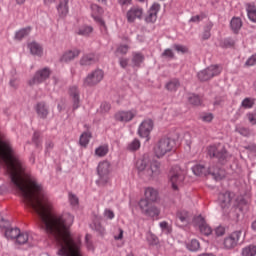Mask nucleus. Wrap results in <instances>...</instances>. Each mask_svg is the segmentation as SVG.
I'll return each instance as SVG.
<instances>
[{
  "instance_id": "nucleus-1",
  "label": "nucleus",
  "mask_w": 256,
  "mask_h": 256,
  "mask_svg": "<svg viewBox=\"0 0 256 256\" xmlns=\"http://www.w3.org/2000/svg\"><path fill=\"white\" fill-rule=\"evenodd\" d=\"M0 165H4L10 175L12 185L22 196L24 205L33 209L45 225L47 234L60 246L58 253L62 256H81L79 242H75L69 232L73 216L55 215L53 203L41 184L33 180L25 171V164L15 155L11 142L0 134Z\"/></svg>"
},
{
  "instance_id": "nucleus-2",
  "label": "nucleus",
  "mask_w": 256,
  "mask_h": 256,
  "mask_svg": "<svg viewBox=\"0 0 256 256\" xmlns=\"http://www.w3.org/2000/svg\"><path fill=\"white\" fill-rule=\"evenodd\" d=\"M136 169L142 179H148L151 181V179H155V177H159L161 175V162L157 160H153L151 162L149 157L144 155L136 161Z\"/></svg>"
},
{
  "instance_id": "nucleus-3",
  "label": "nucleus",
  "mask_w": 256,
  "mask_h": 256,
  "mask_svg": "<svg viewBox=\"0 0 256 256\" xmlns=\"http://www.w3.org/2000/svg\"><path fill=\"white\" fill-rule=\"evenodd\" d=\"M159 193L154 188H146L145 190V199L139 201V208L141 209L143 215L146 217H157L160 215L161 210L153 205L150 201H157Z\"/></svg>"
},
{
  "instance_id": "nucleus-4",
  "label": "nucleus",
  "mask_w": 256,
  "mask_h": 256,
  "mask_svg": "<svg viewBox=\"0 0 256 256\" xmlns=\"http://www.w3.org/2000/svg\"><path fill=\"white\" fill-rule=\"evenodd\" d=\"M173 145L174 142L171 138H161L154 147V154L156 155L157 159H161L162 157H165L167 153L173 151Z\"/></svg>"
},
{
  "instance_id": "nucleus-5",
  "label": "nucleus",
  "mask_w": 256,
  "mask_h": 256,
  "mask_svg": "<svg viewBox=\"0 0 256 256\" xmlns=\"http://www.w3.org/2000/svg\"><path fill=\"white\" fill-rule=\"evenodd\" d=\"M185 175H187V172L181 169L180 166H173L171 168L170 183L174 191H179V187H181V185H183V181H185Z\"/></svg>"
},
{
  "instance_id": "nucleus-6",
  "label": "nucleus",
  "mask_w": 256,
  "mask_h": 256,
  "mask_svg": "<svg viewBox=\"0 0 256 256\" xmlns=\"http://www.w3.org/2000/svg\"><path fill=\"white\" fill-rule=\"evenodd\" d=\"M207 153L211 159H213V157L218 159V163H221V165H225V163H227V161L229 160V152H227L225 146H208Z\"/></svg>"
},
{
  "instance_id": "nucleus-7",
  "label": "nucleus",
  "mask_w": 256,
  "mask_h": 256,
  "mask_svg": "<svg viewBox=\"0 0 256 256\" xmlns=\"http://www.w3.org/2000/svg\"><path fill=\"white\" fill-rule=\"evenodd\" d=\"M221 71H223V68H221V66L211 65L206 69L198 72L197 77L199 81H202V82L210 81V79H213V77H217V75H221Z\"/></svg>"
},
{
  "instance_id": "nucleus-8",
  "label": "nucleus",
  "mask_w": 256,
  "mask_h": 256,
  "mask_svg": "<svg viewBox=\"0 0 256 256\" xmlns=\"http://www.w3.org/2000/svg\"><path fill=\"white\" fill-rule=\"evenodd\" d=\"M111 169V164H109L108 161L100 162L97 168L99 180V185H106V183H109V173Z\"/></svg>"
},
{
  "instance_id": "nucleus-9",
  "label": "nucleus",
  "mask_w": 256,
  "mask_h": 256,
  "mask_svg": "<svg viewBox=\"0 0 256 256\" xmlns=\"http://www.w3.org/2000/svg\"><path fill=\"white\" fill-rule=\"evenodd\" d=\"M242 233L243 232L241 230H236L232 232L230 235H228L227 237H225L223 241L224 249H227V250L235 249V247L239 245V240L241 239Z\"/></svg>"
},
{
  "instance_id": "nucleus-10",
  "label": "nucleus",
  "mask_w": 256,
  "mask_h": 256,
  "mask_svg": "<svg viewBox=\"0 0 256 256\" xmlns=\"http://www.w3.org/2000/svg\"><path fill=\"white\" fill-rule=\"evenodd\" d=\"M49 77H51V69L45 67L43 69L38 70L34 74V77L31 80H29L28 85H39L41 83H44V81H47Z\"/></svg>"
},
{
  "instance_id": "nucleus-11",
  "label": "nucleus",
  "mask_w": 256,
  "mask_h": 256,
  "mask_svg": "<svg viewBox=\"0 0 256 256\" xmlns=\"http://www.w3.org/2000/svg\"><path fill=\"white\" fill-rule=\"evenodd\" d=\"M104 74L102 70H95L84 79V87H95L103 81Z\"/></svg>"
},
{
  "instance_id": "nucleus-12",
  "label": "nucleus",
  "mask_w": 256,
  "mask_h": 256,
  "mask_svg": "<svg viewBox=\"0 0 256 256\" xmlns=\"http://www.w3.org/2000/svg\"><path fill=\"white\" fill-rule=\"evenodd\" d=\"M234 197H235V194L229 191L219 194L218 201L222 211H229V209H231V205H233Z\"/></svg>"
},
{
  "instance_id": "nucleus-13",
  "label": "nucleus",
  "mask_w": 256,
  "mask_h": 256,
  "mask_svg": "<svg viewBox=\"0 0 256 256\" xmlns=\"http://www.w3.org/2000/svg\"><path fill=\"white\" fill-rule=\"evenodd\" d=\"M137 116V110H122L114 115V119L120 123H129Z\"/></svg>"
},
{
  "instance_id": "nucleus-14",
  "label": "nucleus",
  "mask_w": 256,
  "mask_h": 256,
  "mask_svg": "<svg viewBox=\"0 0 256 256\" xmlns=\"http://www.w3.org/2000/svg\"><path fill=\"white\" fill-rule=\"evenodd\" d=\"M151 131H153V120H144L138 129V133L140 137L149 141V135H151Z\"/></svg>"
},
{
  "instance_id": "nucleus-15",
  "label": "nucleus",
  "mask_w": 256,
  "mask_h": 256,
  "mask_svg": "<svg viewBox=\"0 0 256 256\" xmlns=\"http://www.w3.org/2000/svg\"><path fill=\"white\" fill-rule=\"evenodd\" d=\"M143 18V9L140 6L131 7L126 13L128 23H135L136 19Z\"/></svg>"
},
{
  "instance_id": "nucleus-16",
  "label": "nucleus",
  "mask_w": 256,
  "mask_h": 256,
  "mask_svg": "<svg viewBox=\"0 0 256 256\" xmlns=\"http://www.w3.org/2000/svg\"><path fill=\"white\" fill-rule=\"evenodd\" d=\"M59 1V4L57 6V11L60 15V17H65L67 13H69V0H44L45 5H51V3H57Z\"/></svg>"
},
{
  "instance_id": "nucleus-17",
  "label": "nucleus",
  "mask_w": 256,
  "mask_h": 256,
  "mask_svg": "<svg viewBox=\"0 0 256 256\" xmlns=\"http://www.w3.org/2000/svg\"><path fill=\"white\" fill-rule=\"evenodd\" d=\"M160 9L161 5L159 3H154L150 7L148 15L145 17L146 23H155V21H157V13H159Z\"/></svg>"
},
{
  "instance_id": "nucleus-18",
  "label": "nucleus",
  "mask_w": 256,
  "mask_h": 256,
  "mask_svg": "<svg viewBox=\"0 0 256 256\" xmlns=\"http://www.w3.org/2000/svg\"><path fill=\"white\" fill-rule=\"evenodd\" d=\"M197 221L198 227L202 235H206V237H209V235L213 233V229H211V226H209L207 222H205V218H203L202 216H198Z\"/></svg>"
},
{
  "instance_id": "nucleus-19",
  "label": "nucleus",
  "mask_w": 256,
  "mask_h": 256,
  "mask_svg": "<svg viewBox=\"0 0 256 256\" xmlns=\"http://www.w3.org/2000/svg\"><path fill=\"white\" fill-rule=\"evenodd\" d=\"M91 11H92V17L97 21V23H100V25H105V21L101 18V14L103 13V9L101 6L97 4L91 5Z\"/></svg>"
},
{
  "instance_id": "nucleus-20",
  "label": "nucleus",
  "mask_w": 256,
  "mask_h": 256,
  "mask_svg": "<svg viewBox=\"0 0 256 256\" xmlns=\"http://www.w3.org/2000/svg\"><path fill=\"white\" fill-rule=\"evenodd\" d=\"M35 111L40 119H47V115H49V109H47L45 102L37 103L35 106Z\"/></svg>"
},
{
  "instance_id": "nucleus-21",
  "label": "nucleus",
  "mask_w": 256,
  "mask_h": 256,
  "mask_svg": "<svg viewBox=\"0 0 256 256\" xmlns=\"http://www.w3.org/2000/svg\"><path fill=\"white\" fill-rule=\"evenodd\" d=\"M81 51L74 49L66 51L63 56L61 57L60 61L64 63H69V61H73L75 57H79Z\"/></svg>"
},
{
  "instance_id": "nucleus-22",
  "label": "nucleus",
  "mask_w": 256,
  "mask_h": 256,
  "mask_svg": "<svg viewBox=\"0 0 256 256\" xmlns=\"http://www.w3.org/2000/svg\"><path fill=\"white\" fill-rule=\"evenodd\" d=\"M69 95L73 99V109H79V90L77 89V86L69 88Z\"/></svg>"
},
{
  "instance_id": "nucleus-23",
  "label": "nucleus",
  "mask_w": 256,
  "mask_h": 256,
  "mask_svg": "<svg viewBox=\"0 0 256 256\" xmlns=\"http://www.w3.org/2000/svg\"><path fill=\"white\" fill-rule=\"evenodd\" d=\"M179 87H181V82L177 78L170 79L165 84V89H167V91H170V93H175V91H177Z\"/></svg>"
},
{
  "instance_id": "nucleus-24",
  "label": "nucleus",
  "mask_w": 256,
  "mask_h": 256,
  "mask_svg": "<svg viewBox=\"0 0 256 256\" xmlns=\"http://www.w3.org/2000/svg\"><path fill=\"white\" fill-rule=\"evenodd\" d=\"M99 58L95 56V54L84 55L80 60V65H93V63H97Z\"/></svg>"
},
{
  "instance_id": "nucleus-25",
  "label": "nucleus",
  "mask_w": 256,
  "mask_h": 256,
  "mask_svg": "<svg viewBox=\"0 0 256 256\" xmlns=\"http://www.w3.org/2000/svg\"><path fill=\"white\" fill-rule=\"evenodd\" d=\"M230 27L234 33H239V30L243 27V21L239 17H233L230 22Z\"/></svg>"
},
{
  "instance_id": "nucleus-26",
  "label": "nucleus",
  "mask_w": 256,
  "mask_h": 256,
  "mask_svg": "<svg viewBox=\"0 0 256 256\" xmlns=\"http://www.w3.org/2000/svg\"><path fill=\"white\" fill-rule=\"evenodd\" d=\"M28 48L30 49V53L32 55H43V48L37 42H31L28 44Z\"/></svg>"
},
{
  "instance_id": "nucleus-27",
  "label": "nucleus",
  "mask_w": 256,
  "mask_h": 256,
  "mask_svg": "<svg viewBox=\"0 0 256 256\" xmlns=\"http://www.w3.org/2000/svg\"><path fill=\"white\" fill-rule=\"evenodd\" d=\"M246 11L250 21H252V23H256V6L253 4H248Z\"/></svg>"
},
{
  "instance_id": "nucleus-28",
  "label": "nucleus",
  "mask_w": 256,
  "mask_h": 256,
  "mask_svg": "<svg viewBox=\"0 0 256 256\" xmlns=\"http://www.w3.org/2000/svg\"><path fill=\"white\" fill-rule=\"evenodd\" d=\"M19 233H21V230L19 228H7L5 231V235L7 239H16L19 237Z\"/></svg>"
},
{
  "instance_id": "nucleus-29",
  "label": "nucleus",
  "mask_w": 256,
  "mask_h": 256,
  "mask_svg": "<svg viewBox=\"0 0 256 256\" xmlns=\"http://www.w3.org/2000/svg\"><path fill=\"white\" fill-rule=\"evenodd\" d=\"M92 137L93 135L89 131L82 133L79 140L81 147H87V145H89V140Z\"/></svg>"
},
{
  "instance_id": "nucleus-30",
  "label": "nucleus",
  "mask_w": 256,
  "mask_h": 256,
  "mask_svg": "<svg viewBox=\"0 0 256 256\" xmlns=\"http://www.w3.org/2000/svg\"><path fill=\"white\" fill-rule=\"evenodd\" d=\"M145 61V56L141 53H134L132 57L133 67H141V63Z\"/></svg>"
},
{
  "instance_id": "nucleus-31",
  "label": "nucleus",
  "mask_w": 256,
  "mask_h": 256,
  "mask_svg": "<svg viewBox=\"0 0 256 256\" xmlns=\"http://www.w3.org/2000/svg\"><path fill=\"white\" fill-rule=\"evenodd\" d=\"M192 171H193L194 175H196L197 177H201L202 175H206L207 168H205L204 165L197 164L192 167Z\"/></svg>"
},
{
  "instance_id": "nucleus-32",
  "label": "nucleus",
  "mask_w": 256,
  "mask_h": 256,
  "mask_svg": "<svg viewBox=\"0 0 256 256\" xmlns=\"http://www.w3.org/2000/svg\"><path fill=\"white\" fill-rule=\"evenodd\" d=\"M107 153H109V145H107V144L99 146L95 150V155H97V157H105V155H107Z\"/></svg>"
},
{
  "instance_id": "nucleus-33",
  "label": "nucleus",
  "mask_w": 256,
  "mask_h": 256,
  "mask_svg": "<svg viewBox=\"0 0 256 256\" xmlns=\"http://www.w3.org/2000/svg\"><path fill=\"white\" fill-rule=\"evenodd\" d=\"M242 256H256V246L249 245L242 249Z\"/></svg>"
},
{
  "instance_id": "nucleus-34",
  "label": "nucleus",
  "mask_w": 256,
  "mask_h": 256,
  "mask_svg": "<svg viewBox=\"0 0 256 256\" xmlns=\"http://www.w3.org/2000/svg\"><path fill=\"white\" fill-rule=\"evenodd\" d=\"M30 33H31V27H26L16 32L15 37L16 39H18V41H21V39H23L24 37H27V35H29Z\"/></svg>"
},
{
  "instance_id": "nucleus-35",
  "label": "nucleus",
  "mask_w": 256,
  "mask_h": 256,
  "mask_svg": "<svg viewBox=\"0 0 256 256\" xmlns=\"http://www.w3.org/2000/svg\"><path fill=\"white\" fill-rule=\"evenodd\" d=\"M176 217L181 221V223H189V212L185 210L177 212Z\"/></svg>"
},
{
  "instance_id": "nucleus-36",
  "label": "nucleus",
  "mask_w": 256,
  "mask_h": 256,
  "mask_svg": "<svg viewBox=\"0 0 256 256\" xmlns=\"http://www.w3.org/2000/svg\"><path fill=\"white\" fill-rule=\"evenodd\" d=\"M27 241H29V233L25 232V233H19L18 234V238H16V243H18V245H25V243H27Z\"/></svg>"
},
{
  "instance_id": "nucleus-37",
  "label": "nucleus",
  "mask_w": 256,
  "mask_h": 256,
  "mask_svg": "<svg viewBox=\"0 0 256 256\" xmlns=\"http://www.w3.org/2000/svg\"><path fill=\"white\" fill-rule=\"evenodd\" d=\"M254 105L255 98H245L241 103V107H243V109H252Z\"/></svg>"
},
{
  "instance_id": "nucleus-38",
  "label": "nucleus",
  "mask_w": 256,
  "mask_h": 256,
  "mask_svg": "<svg viewBox=\"0 0 256 256\" xmlns=\"http://www.w3.org/2000/svg\"><path fill=\"white\" fill-rule=\"evenodd\" d=\"M188 102H189L190 105H194V106H199L202 103L201 98L199 97V95H195V94H191L188 97Z\"/></svg>"
},
{
  "instance_id": "nucleus-39",
  "label": "nucleus",
  "mask_w": 256,
  "mask_h": 256,
  "mask_svg": "<svg viewBox=\"0 0 256 256\" xmlns=\"http://www.w3.org/2000/svg\"><path fill=\"white\" fill-rule=\"evenodd\" d=\"M200 247L201 244L196 239L191 240V242L187 244V249H189V251H199Z\"/></svg>"
},
{
  "instance_id": "nucleus-40",
  "label": "nucleus",
  "mask_w": 256,
  "mask_h": 256,
  "mask_svg": "<svg viewBox=\"0 0 256 256\" xmlns=\"http://www.w3.org/2000/svg\"><path fill=\"white\" fill-rule=\"evenodd\" d=\"M141 147V142L134 139L127 147L128 151H137Z\"/></svg>"
},
{
  "instance_id": "nucleus-41",
  "label": "nucleus",
  "mask_w": 256,
  "mask_h": 256,
  "mask_svg": "<svg viewBox=\"0 0 256 256\" xmlns=\"http://www.w3.org/2000/svg\"><path fill=\"white\" fill-rule=\"evenodd\" d=\"M90 33H93V27L91 26H83L78 31V35H89Z\"/></svg>"
},
{
  "instance_id": "nucleus-42",
  "label": "nucleus",
  "mask_w": 256,
  "mask_h": 256,
  "mask_svg": "<svg viewBox=\"0 0 256 256\" xmlns=\"http://www.w3.org/2000/svg\"><path fill=\"white\" fill-rule=\"evenodd\" d=\"M200 119L202 121H204L205 123H211V121H213L214 119V116H213V113H206V114H203Z\"/></svg>"
},
{
  "instance_id": "nucleus-43",
  "label": "nucleus",
  "mask_w": 256,
  "mask_h": 256,
  "mask_svg": "<svg viewBox=\"0 0 256 256\" xmlns=\"http://www.w3.org/2000/svg\"><path fill=\"white\" fill-rule=\"evenodd\" d=\"M101 113H109L111 111V104L109 102H103L100 106Z\"/></svg>"
},
{
  "instance_id": "nucleus-44",
  "label": "nucleus",
  "mask_w": 256,
  "mask_h": 256,
  "mask_svg": "<svg viewBox=\"0 0 256 256\" xmlns=\"http://www.w3.org/2000/svg\"><path fill=\"white\" fill-rule=\"evenodd\" d=\"M69 201L70 205H79V198L71 192L69 193Z\"/></svg>"
},
{
  "instance_id": "nucleus-45",
  "label": "nucleus",
  "mask_w": 256,
  "mask_h": 256,
  "mask_svg": "<svg viewBox=\"0 0 256 256\" xmlns=\"http://www.w3.org/2000/svg\"><path fill=\"white\" fill-rule=\"evenodd\" d=\"M175 51L178 53H188L189 49L186 46L175 44L174 45Z\"/></svg>"
},
{
  "instance_id": "nucleus-46",
  "label": "nucleus",
  "mask_w": 256,
  "mask_h": 256,
  "mask_svg": "<svg viewBox=\"0 0 256 256\" xmlns=\"http://www.w3.org/2000/svg\"><path fill=\"white\" fill-rule=\"evenodd\" d=\"M256 65V54L252 55L248 60L245 62L246 67H253Z\"/></svg>"
},
{
  "instance_id": "nucleus-47",
  "label": "nucleus",
  "mask_w": 256,
  "mask_h": 256,
  "mask_svg": "<svg viewBox=\"0 0 256 256\" xmlns=\"http://www.w3.org/2000/svg\"><path fill=\"white\" fill-rule=\"evenodd\" d=\"M86 247L89 251H93V242H91V235L86 234L85 236Z\"/></svg>"
},
{
  "instance_id": "nucleus-48",
  "label": "nucleus",
  "mask_w": 256,
  "mask_h": 256,
  "mask_svg": "<svg viewBox=\"0 0 256 256\" xmlns=\"http://www.w3.org/2000/svg\"><path fill=\"white\" fill-rule=\"evenodd\" d=\"M211 37V26H207L202 34V39L207 41Z\"/></svg>"
},
{
  "instance_id": "nucleus-49",
  "label": "nucleus",
  "mask_w": 256,
  "mask_h": 256,
  "mask_svg": "<svg viewBox=\"0 0 256 256\" xmlns=\"http://www.w3.org/2000/svg\"><path fill=\"white\" fill-rule=\"evenodd\" d=\"M205 17H207V16L203 13L201 15L193 16L190 19V23H199V21H201L202 19H205Z\"/></svg>"
},
{
  "instance_id": "nucleus-50",
  "label": "nucleus",
  "mask_w": 256,
  "mask_h": 256,
  "mask_svg": "<svg viewBox=\"0 0 256 256\" xmlns=\"http://www.w3.org/2000/svg\"><path fill=\"white\" fill-rule=\"evenodd\" d=\"M215 235L216 237H223V235H225V227L223 226H218L215 229Z\"/></svg>"
},
{
  "instance_id": "nucleus-51",
  "label": "nucleus",
  "mask_w": 256,
  "mask_h": 256,
  "mask_svg": "<svg viewBox=\"0 0 256 256\" xmlns=\"http://www.w3.org/2000/svg\"><path fill=\"white\" fill-rule=\"evenodd\" d=\"M248 121L251 125H256V114L253 112H249L247 114Z\"/></svg>"
},
{
  "instance_id": "nucleus-52",
  "label": "nucleus",
  "mask_w": 256,
  "mask_h": 256,
  "mask_svg": "<svg viewBox=\"0 0 256 256\" xmlns=\"http://www.w3.org/2000/svg\"><path fill=\"white\" fill-rule=\"evenodd\" d=\"M162 57H168V59H173V57H175V54L173 53V50H171V49H166V50H164V52L162 53Z\"/></svg>"
},
{
  "instance_id": "nucleus-53",
  "label": "nucleus",
  "mask_w": 256,
  "mask_h": 256,
  "mask_svg": "<svg viewBox=\"0 0 256 256\" xmlns=\"http://www.w3.org/2000/svg\"><path fill=\"white\" fill-rule=\"evenodd\" d=\"M41 137V133L39 132H34L32 141L35 143L36 147H39V138Z\"/></svg>"
},
{
  "instance_id": "nucleus-54",
  "label": "nucleus",
  "mask_w": 256,
  "mask_h": 256,
  "mask_svg": "<svg viewBox=\"0 0 256 256\" xmlns=\"http://www.w3.org/2000/svg\"><path fill=\"white\" fill-rule=\"evenodd\" d=\"M104 217H106V219H113L115 217V213H113V210L106 209L104 211Z\"/></svg>"
},
{
  "instance_id": "nucleus-55",
  "label": "nucleus",
  "mask_w": 256,
  "mask_h": 256,
  "mask_svg": "<svg viewBox=\"0 0 256 256\" xmlns=\"http://www.w3.org/2000/svg\"><path fill=\"white\" fill-rule=\"evenodd\" d=\"M118 53H122V55L127 54V52L129 51V46L127 45H122L117 49Z\"/></svg>"
},
{
  "instance_id": "nucleus-56",
  "label": "nucleus",
  "mask_w": 256,
  "mask_h": 256,
  "mask_svg": "<svg viewBox=\"0 0 256 256\" xmlns=\"http://www.w3.org/2000/svg\"><path fill=\"white\" fill-rule=\"evenodd\" d=\"M129 65V59L127 58H120V66L125 69Z\"/></svg>"
},
{
  "instance_id": "nucleus-57",
  "label": "nucleus",
  "mask_w": 256,
  "mask_h": 256,
  "mask_svg": "<svg viewBox=\"0 0 256 256\" xmlns=\"http://www.w3.org/2000/svg\"><path fill=\"white\" fill-rule=\"evenodd\" d=\"M239 133H240V135H243L244 137H249V129H247V128H241L240 130H239Z\"/></svg>"
},
{
  "instance_id": "nucleus-58",
  "label": "nucleus",
  "mask_w": 256,
  "mask_h": 256,
  "mask_svg": "<svg viewBox=\"0 0 256 256\" xmlns=\"http://www.w3.org/2000/svg\"><path fill=\"white\" fill-rule=\"evenodd\" d=\"M160 227L161 229H166V231H169V223H167L166 221L161 222Z\"/></svg>"
},
{
  "instance_id": "nucleus-59",
  "label": "nucleus",
  "mask_w": 256,
  "mask_h": 256,
  "mask_svg": "<svg viewBox=\"0 0 256 256\" xmlns=\"http://www.w3.org/2000/svg\"><path fill=\"white\" fill-rule=\"evenodd\" d=\"M114 239L119 241V239H123V229L119 228V235L115 236Z\"/></svg>"
},
{
  "instance_id": "nucleus-60",
  "label": "nucleus",
  "mask_w": 256,
  "mask_h": 256,
  "mask_svg": "<svg viewBox=\"0 0 256 256\" xmlns=\"http://www.w3.org/2000/svg\"><path fill=\"white\" fill-rule=\"evenodd\" d=\"M119 5H131V0H119Z\"/></svg>"
},
{
  "instance_id": "nucleus-61",
  "label": "nucleus",
  "mask_w": 256,
  "mask_h": 256,
  "mask_svg": "<svg viewBox=\"0 0 256 256\" xmlns=\"http://www.w3.org/2000/svg\"><path fill=\"white\" fill-rule=\"evenodd\" d=\"M53 147H55V144H53L52 141H48L46 143V149H53Z\"/></svg>"
},
{
  "instance_id": "nucleus-62",
  "label": "nucleus",
  "mask_w": 256,
  "mask_h": 256,
  "mask_svg": "<svg viewBox=\"0 0 256 256\" xmlns=\"http://www.w3.org/2000/svg\"><path fill=\"white\" fill-rule=\"evenodd\" d=\"M27 0H16L17 5H23Z\"/></svg>"
},
{
  "instance_id": "nucleus-63",
  "label": "nucleus",
  "mask_w": 256,
  "mask_h": 256,
  "mask_svg": "<svg viewBox=\"0 0 256 256\" xmlns=\"http://www.w3.org/2000/svg\"><path fill=\"white\" fill-rule=\"evenodd\" d=\"M152 239H153L154 243H157L158 239L156 236H152Z\"/></svg>"
},
{
  "instance_id": "nucleus-64",
  "label": "nucleus",
  "mask_w": 256,
  "mask_h": 256,
  "mask_svg": "<svg viewBox=\"0 0 256 256\" xmlns=\"http://www.w3.org/2000/svg\"><path fill=\"white\" fill-rule=\"evenodd\" d=\"M10 85H11L12 87H15V80H12V81L10 82Z\"/></svg>"
}]
</instances>
